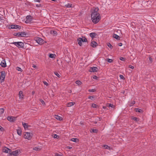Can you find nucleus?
<instances>
[{
	"mask_svg": "<svg viewBox=\"0 0 156 156\" xmlns=\"http://www.w3.org/2000/svg\"><path fill=\"white\" fill-rule=\"evenodd\" d=\"M120 59L121 61H124L125 59V58L123 57H121L120 58Z\"/></svg>",
	"mask_w": 156,
	"mask_h": 156,
	"instance_id": "49530a36",
	"label": "nucleus"
},
{
	"mask_svg": "<svg viewBox=\"0 0 156 156\" xmlns=\"http://www.w3.org/2000/svg\"><path fill=\"white\" fill-rule=\"evenodd\" d=\"M51 33L53 34H57L56 31H53L52 32L51 31Z\"/></svg>",
	"mask_w": 156,
	"mask_h": 156,
	"instance_id": "a18cd8bd",
	"label": "nucleus"
},
{
	"mask_svg": "<svg viewBox=\"0 0 156 156\" xmlns=\"http://www.w3.org/2000/svg\"><path fill=\"white\" fill-rule=\"evenodd\" d=\"M1 74L0 76V79L1 82L2 83L4 81L5 78V71H2L1 72Z\"/></svg>",
	"mask_w": 156,
	"mask_h": 156,
	"instance_id": "39448f33",
	"label": "nucleus"
},
{
	"mask_svg": "<svg viewBox=\"0 0 156 156\" xmlns=\"http://www.w3.org/2000/svg\"><path fill=\"white\" fill-rule=\"evenodd\" d=\"M28 35V34L27 32H21L17 33L16 36L18 37H25Z\"/></svg>",
	"mask_w": 156,
	"mask_h": 156,
	"instance_id": "7ed1b4c3",
	"label": "nucleus"
},
{
	"mask_svg": "<svg viewBox=\"0 0 156 156\" xmlns=\"http://www.w3.org/2000/svg\"><path fill=\"white\" fill-rule=\"evenodd\" d=\"M68 148L69 149H71L72 148V147H68Z\"/></svg>",
	"mask_w": 156,
	"mask_h": 156,
	"instance_id": "13d9d810",
	"label": "nucleus"
},
{
	"mask_svg": "<svg viewBox=\"0 0 156 156\" xmlns=\"http://www.w3.org/2000/svg\"><path fill=\"white\" fill-rule=\"evenodd\" d=\"M98 11V9L97 7L93 8L91 10V20L92 22L95 24L98 22L101 18Z\"/></svg>",
	"mask_w": 156,
	"mask_h": 156,
	"instance_id": "f257e3e1",
	"label": "nucleus"
},
{
	"mask_svg": "<svg viewBox=\"0 0 156 156\" xmlns=\"http://www.w3.org/2000/svg\"><path fill=\"white\" fill-rule=\"evenodd\" d=\"M3 130V128L1 126H0V130L2 131Z\"/></svg>",
	"mask_w": 156,
	"mask_h": 156,
	"instance_id": "3c124183",
	"label": "nucleus"
},
{
	"mask_svg": "<svg viewBox=\"0 0 156 156\" xmlns=\"http://www.w3.org/2000/svg\"><path fill=\"white\" fill-rule=\"evenodd\" d=\"M89 71L91 72H96L98 71V68L95 67H92L90 68Z\"/></svg>",
	"mask_w": 156,
	"mask_h": 156,
	"instance_id": "1a4fd4ad",
	"label": "nucleus"
},
{
	"mask_svg": "<svg viewBox=\"0 0 156 156\" xmlns=\"http://www.w3.org/2000/svg\"><path fill=\"white\" fill-rule=\"evenodd\" d=\"M32 66L33 68H37V66L34 65H33Z\"/></svg>",
	"mask_w": 156,
	"mask_h": 156,
	"instance_id": "4d7b16f0",
	"label": "nucleus"
},
{
	"mask_svg": "<svg viewBox=\"0 0 156 156\" xmlns=\"http://www.w3.org/2000/svg\"><path fill=\"white\" fill-rule=\"evenodd\" d=\"M72 5L71 3H68L65 5V6L67 8H69L72 7Z\"/></svg>",
	"mask_w": 156,
	"mask_h": 156,
	"instance_id": "b1692460",
	"label": "nucleus"
},
{
	"mask_svg": "<svg viewBox=\"0 0 156 156\" xmlns=\"http://www.w3.org/2000/svg\"><path fill=\"white\" fill-rule=\"evenodd\" d=\"M89 98H93V97L92 96H89Z\"/></svg>",
	"mask_w": 156,
	"mask_h": 156,
	"instance_id": "bf43d9fd",
	"label": "nucleus"
},
{
	"mask_svg": "<svg viewBox=\"0 0 156 156\" xmlns=\"http://www.w3.org/2000/svg\"><path fill=\"white\" fill-rule=\"evenodd\" d=\"M78 43L79 45L81 46L82 45L83 42V39L81 38H78L77 40Z\"/></svg>",
	"mask_w": 156,
	"mask_h": 156,
	"instance_id": "9b49d317",
	"label": "nucleus"
},
{
	"mask_svg": "<svg viewBox=\"0 0 156 156\" xmlns=\"http://www.w3.org/2000/svg\"><path fill=\"white\" fill-rule=\"evenodd\" d=\"M107 61L108 62L111 63L113 62V60L111 59L108 58L107 59Z\"/></svg>",
	"mask_w": 156,
	"mask_h": 156,
	"instance_id": "f704fd0d",
	"label": "nucleus"
},
{
	"mask_svg": "<svg viewBox=\"0 0 156 156\" xmlns=\"http://www.w3.org/2000/svg\"><path fill=\"white\" fill-rule=\"evenodd\" d=\"M135 103V101H129L128 104L130 106H131L134 104Z\"/></svg>",
	"mask_w": 156,
	"mask_h": 156,
	"instance_id": "dca6fc26",
	"label": "nucleus"
},
{
	"mask_svg": "<svg viewBox=\"0 0 156 156\" xmlns=\"http://www.w3.org/2000/svg\"><path fill=\"white\" fill-rule=\"evenodd\" d=\"M17 134L20 136L21 135V130L20 129H17Z\"/></svg>",
	"mask_w": 156,
	"mask_h": 156,
	"instance_id": "4be33fe9",
	"label": "nucleus"
},
{
	"mask_svg": "<svg viewBox=\"0 0 156 156\" xmlns=\"http://www.w3.org/2000/svg\"><path fill=\"white\" fill-rule=\"evenodd\" d=\"M2 20V19H1V17L0 16V20Z\"/></svg>",
	"mask_w": 156,
	"mask_h": 156,
	"instance_id": "680f3d73",
	"label": "nucleus"
},
{
	"mask_svg": "<svg viewBox=\"0 0 156 156\" xmlns=\"http://www.w3.org/2000/svg\"><path fill=\"white\" fill-rule=\"evenodd\" d=\"M0 65L3 67H5L6 66V64L5 60L2 61Z\"/></svg>",
	"mask_w": 156,
	"mask_h": 156,
	"instance_id": "f8f14e48",
	"label": "nucleus"
},
{
	"mask_svg": "<svg viewBox=\"0 0 156 156\" xmlns=\"http://www.w3.org/2000/svg\"><path fill=\"white\" fill-rule=\"evenodd\" d=\"M4 112V109L3 108H0V115L3 114Z\"/></svg>",
	"mask_w": 156,
	"mask_h": 156,
	"instance_id": "c756f323",
	"label": "nucleus"
},
{
	"mask_svg": "<svg viewBox=\"0 0 156 156\" xmlns=\"http://www.w3.org/2000/svg\"><path fill=\"white\" fill-rule=\"evenodd\" d=\"M129 68H130V69H133L134 68L133 66H132L131 65L129 66Z\"/></svg>",
	"mask_w": 156,
	"mask_h": 156,
	"instance_id": "8fccbe9b",
	"label": "nucleus"
},
{
	"mask_svg": "<svg viewBox=\"0 0 156 156\" xmlns=\"http://www.w3.org/2000/svg\"><path fill=\"white\" fill-rule=\"evenodd\" d=\"M54 73L56 76L58 77H60V75L57 72H54Z\"/></svg>",
	"mask_w": 156,
	"mask_h": 156,
	"instance_id": "c9c22d12",
	"label": "nucleus"
},
{
	"mask_svg": "<svg viewBox=\"0 0 156 156\" xmlns=\"http://www.w3.org/2000/svg\"><path fill=\"white\" fill-rule=\"evenodd\" d=\"M103 108H105L104 107H103Z\"/></svg>",
	"mask_w": 156,
	"mask_h": 156,
	"instance_id": "e2e57ef3",
	"label": "nucleus"
},
{
	"mask_svg": "<svg viewBox=\"0 0 156 156\" xmlns=\"http://www.w3.org/2000/svg\"><path fill=\"white\" fill-rule=\"evenodd\" d=\"M2 151L3 152L6 153H9L10 152V150L9 148L6 147H5L2 149Z\"/></svg>",
	"mask_w": 156,
	"mask_h": 156,
	"instance_id": "9d476101",
	"label": "nucleus"
},
{
	"mask_svg": "<svg viewBox=\"0 0 156 156\" xmlns=\"http://www.w3.org/2000/svg\"><path fill=\"white\" fill-rule=\"evenodd\" d=\"M98 106L97 105L93 104H92V107L94 108H96Z\"/></svg>",
	"mask_w": 156,
	"mask_h": 156,
	"instance_id": "e433bc0d",
	"label": "nucleus"
},
{
	"mask_svg": "<svg viewBox=\"0 0 156 156\" xmlns=\"http://www.w3.org/2000/svg\"><path fill=\"white\" fill-rule=\"evenodd\" d=\"M90 35L93 38L95 37L96 34L95 33H91L90 34Z\"/></svg>",
	"mask_w": 156,
	"mask_h": 156,
	"instance_id": "aec40b11",
	"label": "nucleus"
},
{
	"mask_svg": "<svg viewBox=\"0 0 156 156\" xmlns=\"http://www.w3.org/2000/svg\"><path fill=\"white\" fill-rule=\"evenodd\" d=\"M98 45L96 42L94 41H92L91 42V45L93 48L96 47Z\"/></svg>",
	"mask_w": 156,
	"mask_h": 156,
	"instance_id": "4468645a",
	"label": "nucleus"
},
{
	"mask_svg": "<svg viewBox=\"0 0 156 156\" xmlns=\"http://www.w3.org/2000/svg\"><path fill=\"white\" fill-rule=\"evenodd\" d=\"M55 156H62V155L61 154H59L58 153H56L55 154Z\"/></svg>",
	"mask_w": 156,
	"mask_h": 156,
	"instance_id": "09e8293b",
	"label": "nucleus"
},
{
	"mask_svg": "<svg viewBox=\"0 0 156 156\" xmlns=\"http://www.w3.org/2000/svg\"><path fill=\"white\" fill-rule=\"evenodd\" d=\"M32 93L33 94H34V92H32Z\"/></svg>",
	"mask_w": 156,
	"mask_h": 156,
	"instance_id": "052dcab7",
	"label": "nucleus"
},
{
	"mask_svg": "<svg viewBox=\"0 0 156 156\" xmlns=\"http://www.w3.org/2000/svg\"><path fill=\"white\" fill-rule=\"evenodd\" d=\"M19 151L16 150L10 153L9 156H17L18 155Z\"/></svg>",
	"mask_w": 156,
	"mask_h": 156,
	"instance_id": "423d86ee",
	"label": "nucleus"
},
{
	"mask_svg": "<svg viewBox=\"0 0 156 156\" xmlns=\"http://www.w3.org/2000/svg\"><path fill=\"white\" fill-rule=\"evenodd\" d=\"M41 5L40 4H37L36 5V7H39Z\"/></svg>",
	"mask_w": 156,
	"mask_h": 156,
	"instance_id": "5fc2aeb1",
	"label": "nucleus"
},
{
	"mask_svg": "<svg viewBox=\"0 0 156 156\" xmlns=\"http://www.w3.org/2000/svg\"><path fill=\"white\" fill-rule=\"evenodd\" d=\"M93 78L94 79H96V80H97L98 78V77L96 76H93Z\"/></svg>",
	"mask_w": 156,
	"mask_h": 156,
	"instance_id": "37998d69",
	"label": "nucleus"
},
{
	"mask_svg": "<svg viewBox=\"0 0 156 156\" xmlns=\"http://www.w3.org/2000/svg\"><path fill=\"white\" fill-rule=\"evenodd\" d=\"M89 92H94L95 91V90L94 89H90V90H89Z\"/></svg>",
	"mask_w": 156,
	"mask_h": 156,
	"instance_id": "58836bf2",
	"label": "nucleus"
},
{
	"mask_svg": "<svg viewBox=\"0 0 156 156\" xmlns=\"http://www.w3.org/2000/svg\"><path fill=\"white\" fill-rule=\"evenodd\" d=\"M19 95L20 98H22V97L23 96V92L21 91H20L19 93Z\"/></svg>",
	"mask_w": 156,
	"mask_h": 156,
	"instance_id": "7c9ffc66",
	"label": "nucleus"
},
{
	"mask_svg": "<svg viewBox=\"0 0 156 156\" xmlns=\"http://www.w3.org/2000/svg\"><path fill=\"white\" fill-rule=\"evenodd\" d=\"M75 104L74 102H70L68 103L67 104V106L70 107L73 106Z\"/></svg>",
	"mask_w": 156,
	"mask_h": 156,
	"instance_id": "6ab92c4d",
	"label": "nucleus"
},
{
	"mask_svg": "<svg viewBox=\"0 0 156 156\" xmlns=\"http://www.w3.org/2000/svg\"><path fill=\"white\" fill-rule=\"evenodd\" d=\"M53 137L55 138H58L59 137V136L56 134H54Z\"/></svg>",
	"mask_w": 156,
	"mask_h": 156,
	"instance_id": "4c0bfd02",
	"label": "nucleus"
},
{
	"mask_svg": "<svg viewBox=\"0 0 156 156\" xmlns=\"http://www.w3.org/2000/svg\"><path fill=\"white\" fill-rule=\"evenodd\" d=\"M87 41V39L85 38H84L83 39V42H85Z\"/></svg>",
	"mask_w": 156,
	"mask_h": 156,
	"instance_id": "de8ad7c7",
	"label": "nucleus"
},
{
	"mask_svg": "<svg viewBox=\"0 0 156 156\" xmlns=\"http://www.w3.org/2000/svg\"><path fill=\"white\" fill-rule=\"evenodd\" d=\"M42 147L41 146H38L37 147H34L33 148V149L34 150L38 151L41 149Z\"/></svg>",
	"mask_w": 156,
	"mask_h": 156,
	"instance_id": "2eb2a0df",
	"label": "nucleus"
},
{
	"mask_svg": "<svg viewBox=\"0 0 156 156\" xmlns=\"http://www.w3.org/2000/svg\"><path fill=\"white\" fill-rule=\"evenodd\" d=\"M136 112H140V113L142 112V110H141V109H139V108H136Z\"/></svg>",
	"mask_w": 156,
	"mask_h": 156,
	"instance_id": "cd10ccee",
	"label": "nucleus"
},
{
	"mask_svg": "<svg viewBox=\"0 0 156 156\" xmlns=\"http://www.w3.org/2000/svg\"><path fill=\"white\" fill-rule=\"evenodd\" d=\"M107 45L111 49H112V45L110 43H108L107 44Z\"/></svg>",
	"mask_w": 156,
	"mask_h": 156,
	"instance_id": "473e14b6",
	"label": "nucleus"
},
{
	"mask_svg": "<svg viewBox=\"0 0 156 156\" xmlns=\"http://www.w3.org/2000/svg\"><path fill=\"white\" fill-rule=\"evenodd\" d=\"M75 83L79 86L81 85L82 83V82L79 80H76L75 82Z\"/></svg>",
	"mask_w": 156,
	"mask_h": 156,
	"instance_id": "412c9836",
	"label": "nucleus"
},
{
	"mask_svg": "<svg viewBox=\"0 0 156 156\" xmlns=\"http://www.w3.org/2000/svg\"><path fill=\"white\" fill-rule=\"evenodd\" d=\"M122 44L121 43H119V45L120 46H122Z\"/></svg>",
	"mask_w": 156,
	"mask_h": 156,
	"instance_id": "6e6d98bb",
	"label": "nucleus"
},
{
	"mask_svg": "<svg viewBox=\"0 0 156 156\" xmlns=\"http://www.w3.org/2000/svg\"><path fill=\"white\" fill-rule=\"evenodd\" d=\"M107 106L111 108H113L114 107V106L112 104H108Z\"/></svg>",
	"mask_w": 156,
	"mask_h": 156,
	"instance_id": "c85d7f7f",
	"label": "nucleus"
},
{
	"mask_svg": "<svg viewBox=\"0 0 156 156\" xmlns=\"http://www.w3.org/2000/svg\"><path fill=\"white\" fill-rule=\"evenodd\" d=\"M32 135V133H30V132H27L25 134V138L27 140H30L31 139Z\"/></svg>",
	"mask_w": 156,
	"mask_h": 156,
	"instance_id": "20e7f679",
	"label": "nucleus"
},
{
	"mask_svg": "<svg viewBox=\"0 0 156 156\" xmlns=\"http://www.w3.org/2000/svg\"><path fill=\"white\" fill-rule=\"evenodd\" d=\"M113 37L114 38L117 39V40H119L120 37L118 36L117 35L115 34L114 35H113Z\"/></svg>",
	"mask_w": 156,
	"mask_h": 156,
	"instance_id": "5701e85b",
	"label": "nucleus"
},
{
	"mask_svg": "<svg viewBox=\"0 0 156 156\" xmlns=\"http://www.w3.org/2000/svg\"><path fill=\"white\" fill-rule=\"evenodd\" d=\"M119 77H120V79H122L124 80V79H125L124 76L123 75H120L119 76Z\"/></svg>",
	"mask_w": 156,
	"mask_h": 156,
	"instance_id": "79ce46f5",
	"label": "nucleus"
},
{
	"mask_svg": "<svg viewBox=\"0 0 156 156\" xmlns=\"http://www.w3.org/2000/svg\"><path fill=\"white\" fill-rule=\"evenodd\" d=\"M36 42L39 44H42L43 43L44 40L40 37H37L35 39Z\"/></svg>",
	"mask_w": 156,
	"mask_h": 156,
	"instance_id": "0eeeda50",
	"label": "nucleus"
},
{
	"mask_svg": "<svg viewBox=\"0 0 156 156\" xmlns=\"http://www.w3.org/2000/svg\"><path fill=\"white\" fill-rule=\"evenodd\" d=\"M11 44H14L18 48H23L24 45L23 43L22 42H13Z\"/></svg>",
	"mask_w": 156,
	"mask_h": 156,
	"instance_id": "f03ea898",
	"label": "nucleus"
},
{
	"mask_svg": "<svg viewBox=\"0 0 156 156\" xmlns=\"http://www.w3.org/2000/svg\"><path fill=\"white\" fill-rule=\"evenodd\" d=\"M104 147L107 149L109 150L110 149V147L107 145H105L104 146Z\"/></svg>",
	"mask_w": 156,
	"mask_h": 156,
	"instance_id": "a878e982",
	"label": "nucleus"
},
{
	"mask_svg": "<svg viewBox=\"0 0 156 156\" xmlns=\"http://www.w3.org/2000/svg\"><path fill=\"white\" fill-rule=\"evenodd\" d=\"M31 16H27V19H30V18H31Z\"/></svg>",
	"mask_w": 156,
	"mask_h": 156,
	"instance_id": "603ef678",
	"label": "nucleus"
},
{
	"mask_svg": "<svg viewBox=\"0 0 156 156\" xmlns=\"http://www.w3.org/2000/svg\"><path fill=\"white\" fill-rule=\"evenodd\" d=\"M40 101L43 105H45L44 102L42 99H40Z\"/></svg>",
	"mask_w": 156,
	"mask_h": 156,
	"instance_id": "2f4dec72",
	"label": "nucleus"
},
{
	"mask_svg": "<svg viewBox=\"0 0 156 156\" xmlns=\"http://www.w3.org/2000/svg\"><path fill=\"white\" fill-rule=\"evenodd\" d=\"M16 118L13 116H8L7 117V119L10 122H13L16 121Z\"/></svg>",
	"mask_w": 156,
	"mask_h": 156,
	"instance_id": "6e6552de",
	"label": "nucleus"
},
{
	"mask_svg": "<svg viewBox=\"0 0 156 156\" xmlns=\"http://www.w3.org/2000/svg\"><path fill=\"white\" fill-rule=\"evenodd\" d=\"M77 140L78 139L76 138H73L71 139V140L74 142H76Z\"/></svg>",
	"mask_w": 156,
	"mask_h": 156,
	"instance_id": "72a5a7b5",
	"label": "nucleus"
},
{
	"mask_svg": "<svg viewBox=\"0 0 156 156\" xmlns=\"http://www.w3.org/2000/svg\"><path fill=\"white\" fill-rule=\"evenodd\" d=\"M132 119L134 120L137 121V119L136 117H133L132 118Z\"/></svg>",
	"mask_w": 156,
	"mask_h": 156,
	"instance_id": "c03bdc74",
	"label": "nucleus"
},
{
	"mask_svg": "<svg viewBox=\"0 0 156 156\" xmlns=\"http://www.w3.org/2000/svg\"><path fill=\"white\" fill-rule=\"evenodd\" d=\"M22 125L24 128L26 129H28V126L27 125V124L26 123L22 122Z\"/></svg>",
	"mask_w": 156,
	"mask_h": 156,
	"instance_id": "f3484780",
	"label": "nucleus"
},
{
	"mask_svg": "<svg viewBox=\"0 0 156 156\" xmlns=\"http://www.w3.org/2000/svg\"><path fill=\"white\" fill-rule=\"evenodd\" d=\"M34 1L35 2H40V0H34Z\"/></svg>",
	"mask_w": 156,
	"mask_h": 156,
	"instance_id": "864d4df0",
	"label": "nucleus"
},
{
	"mask_svg": "<svg viewBox=\"0 0 156 156\" xmlns=\"http://www.w3.org/2000/svg\"><path fill=\"white\" fill-rule=\"evenodd\" d=\"M55 118L58 119V120H61L62 119V118L59 116H58V115H55Z\"/></svg>",
	"mask_w": 156,
	"mask_h": 156,
	"instance_id": "a211bd4d",
	"label": "nucleus"
},
{
	"mask_svg": "<svg viewBox=\"0 0 156 156\" xmlns=\"http://www.w3.org/2000/svg\"><path fill=\"white\" fill-rule=\"evenodd\" d=\"M55 55L53 54H51L49 55V57L51 58H55Z\"/></svg>",
	"mask_w": 156,
	"mask_h": 156,
	"instance_id": "393cba45",
	"label": "nucleus"
},
{
	"mask_svg": "<svg viewBox=\"0 0 156 156\" xmlns=\"http://www.w3.org/2000/svg\"><path fill=\"white\" fill-rule=\"evenodd\" d=\"M16 70H18L19 71L21 72H22V71H23V70H22V69L19 67H17L16 68Z\"/></svg>",
	"mask_w": 156,
	"mask_h": 156,
	"instance_id": "bb28decb",
	"label": "nucleus"
},
{
	"mask_svg": "<svg viewBox=\"0 0 156 156\" xmlns=\"http://www.w3.org/2000/svg\"><path fill=\"white\" fill-rule=\"evenodd\" d=\"M43 83L44 85H46V86H48V83L46 81H44L43 82Z\"/></svg>",
	"mask_w": 156,
	"mask_h": 156,
	"instance_id": "ea45409f",
	"label": "nucleus"
},
{
	"mask_svg": "<svg viewBox=\"0 0 156 156\" xmlns=\"http://www.w3.org/2000/svg\"><path fill=\"white\" fill-rule=\"evenodd\" d=\"M92 132L93 133H97V130L96 129H92Z\"/></svg>",
	"mask_w": 156,
	"mask_h": 156,
	"instance_id": "a19ab883",
	"label": "nucleus"
},
{
	"mask_svg": "<svg viewBox=\"0 0 156 156\" xmlns=\"http://www.w3.org/2000/svg\"><path fill=\"white\" fill-rule=\"evenodd\" d=\"M10 27L11 29H17L19 28L20 26L16 25H12Z\"/></svg>",
	"mask_w": 156,
	"mask_h": 156,
	"instance_id": "ddd939ff",
	"label": "nucleus"
}]
</instances>
